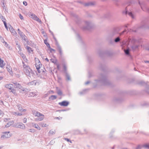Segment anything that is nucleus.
Instances as JSON below:
<instances>
[{
	"label": "nucleus",
	"mask_w": 149,
	"mask_h": 149,
	"mask_svg": "<svg viewBox=\"0 0 149 149\" xmlns=\"http://www.w3.org/2000/svg\"><path fill=\"white\" fill-rule=\"evenodd\" d=\"M13 84L15 86V88H13V85L10 84H6L5 87L11 90V92L13 93L15 95H17V92L19 91V92H21L22 91H25L24 88H23L21 85L16 83H14Z\"/></svg>",
	"instance_id": "nucleus-1"
},
{
	"label": "nucleus",
	"mask_w": 149,
	"mask_h": 149,
	"mask_svg": "<svg viewBox=\"0 0 149 149\" xmlns=\"http://www.w3.org/2000/svg\"><path fill=\"white\" fill-rule=\"evenodd\" d=\"M33 114L35 116L37 117L35 119V121H41L44 118V115L38 111H34L33 113Z\"/></svg>",
	"instance_id": "nucleus-2"
},
{
	"label": "nucleus",
	"mask_w": 149,
	"mask_h": 149,
	"mask_svg": "<svg viewBox=\"0 0 149 149\" xmlns=\"http://www.w3.org/2000/svg\"><path fill=\"white\" fill-rule=\"evenodd\" d=\"M35 60L36 62V67L38 73H40L41 72L40 70V69L41 66V63L40 62L38 58H35Z\"/></svg>",
	"instance_id": "nucleus-3"
},
{
	"label": "nucleus",
	"mask_w": 149,
	"mask_h": 149,
	"mask_svg": "<svg viewBox=\"0 0 149 149\" xmlns=\"http://www.w3.org/2000/svg\"><path fill=\"white\" fill-rule=\"evenodd\" d=\"M29 16L30 18H32L35 20H36L39 22H41V21L37 17V16L34 14L31 13L29 14Z\"/></svg>",
	"instance_id": "nucleus-4"
},
{
	"label": "nucleus",
	"mask_w": 149,
	"mask_h": 149,
	"mask_svg": "<svg viewBox=\"0 0 149 149\" xmlns=\"http://www.w3.org/2000/svg\"><path fill=\"white\" fill-rule=\"evenodd\" d=\"M3 134L1 136V138L4 139L6 138H8L11 136V134L9 132H4L3 133Z\"/></svg>",
	"instance_id": "nucleus-5"
},
{
	"label": "nucleus",
	"mask_w": 149,
	"mask_h": 149,
	"mask_svg": "<svg viewBox=\"0 0 149 149\" xmlns=\"http://www.w3.org/2000/svg\"><path fill=\"white\" fill-rule=\"evenodd\" d=\"M59 104L61 106H67L69 104V102L66 101H63L59 103Z\"/></svg>",
	"instance_id": "nucleus-6"
},
{
	"label": "nucleus",
	"mask_w": 149,
	"mask_h": 149,
	"mask_svg": "<svg viewBox=\"0 0 149 149\" xmlns=\"http://www.w3.org/2000/svg\"><path fill=\"white\" fill-rule=\"evenodd\" d=\"M6 68L7 71L11 75L13 74V72L12 70V68L9 65H7L6 67Z\"/></svg>",
	"instance_id": "nucleus-7"
},
{
	"label": "nucleus",
	"mask_w": 149,
	"mask_h": 149,
	"mask_svg": "<svg viewBox=\"0 0 149 149\" xmlns=\"http://www.w3.org/2000/svg\"><path fill=\"white\" fill-rule=\"evenodd\" d=\"M9 30L12 33L13 35L16 34V32L13 27H10L9 28Z\"/></svg>",
	"instance_id": "nucleus-8"
},
{
	"label": "nucleus",
	"mask_w": 149,
	"mask_h": 149,
	"mask_svg": "<svg viewBox=\"0 0 149 149\" xmlns=\"http://www.w3.org/2000/svg\"><path fill=\"white\" fill-rule=\"evenodd\" d=\"M3 61L0 58V67L2 68L5 65V64L3 63Z\"/></svg>",
	"instance_id": "nucleus-9"
},
{
	"label": "nucleus",
	"mask_w": 149,
	"mask_h": 149,
	"mask_svg": "<svg viewBox=\"0 0 149 149\" xmlns=\"http://www.w3.org/2000/svg\"><path fill=\"white\" fill-rule=\"evenodd\" d=\"M18 127L22 129H23L25 127L24 125L22 123H19L18 125Z\"/></svg>",
	"instance_id": "nucleus-10"
},
{
	"label": "nucleus",
	"mask_w": 149,
	"mask_h": 149,
	"mask_svg": "<svg viewBox=\"0 0 149 149\" xmlns=\"http://www.w3.org/2000/svg\"><path fill=\"white\" fill-rule=\"evenodd\" d=\"M50 61L52 62L54 64H56L57 62V60L55 58L51 59Z\"/></svg>",
	"instance_id": "nucleus-11"
},
{
	"label": "nucleus",
	"mask_w": 149,
	"mask_h": 149,
	"mask_svg": "<svg viewBox=\"0 0 149 149\" xmlns=\"http://www.w3.org/2000/svg\"><path fill=\"white\" fill-rule=\"evenodd\" d=\"M33 127L36 128L38 130H40V127H39V126H38V124L33 123Z\"/></svg>",
	"instance_id": "nucleus-12"
},
{
	"label": "nucleus",
	"mask_w": 149,
	"mask_h": 149,
	"mask_svg": "<svg viewBox=\"0 0 149 149\" xmlns=\"http://www.w3.org/2000/svg\"><path fill=\"white\" fill-rule=\"evenodd\" d=\"M57 97L56 95H52L51 96L49 97V99L50 100H54L56 99Z\"/></svg>",
	"instance_id": "nucleus-13"
},
{
	"label": "nucleus",
	"mask_w": 149,
	"mask_h": 149,
	"mask_svg": "<svg viewBox=\"0 0 149 149\" xmlns=\"http://www.w3.org/2000/svg\"><path fill=\"white\" fill-rule=\"evenodd\" d=\"M26 49L29 53L32 52L33 51V50H32L31 48L29 46L26 47Z\"/></svg>",
	"instance_id": "nucleus-14"
},
{
	"label": "nucleus",
	"mask_w": 149,
	"mask_h": 149,
	"mask_svg": "<svg viewBox=\"0 0 149 149\" xmlns=\"http://www.w3.org/2000/svg\"><path fill=\"white\" fill-rule=\"evenodd\" d=\"M44 42L45 43L47 47H49L50 45L47 42V40L46 39H45L44 40Z\"/></svg>",
	"instance_id": "nucleus-15"
},
{
	"label": "nucleus",
	"mask_w": 149,
	"mask_h": 149,
	"mask_svg": "<svg viewBox=\"0 0 149 149\" xmlns=\"http://www.w3.org/2000/svg\"><path fill=\"white\" fill-rule=\"evenodd\" d=\"M41 126L42 127H46L48 126V125H47L46 123H41Z\"/></svg>",
	"instance_id": "nucleus-16"
},
{
	"label": "nucleus",
	"mask_w": 149,
	"mask_h": 149,
	"mask_svg": "<svg viewBox=\"0 0 149 149\" xmlns=\"http://www.w3.org/2000/svg\"><path fill=\"white\" fill-rule=\"evenodd\" d=\"M49 50L51 52H55V50L54 49L52 48L50 46H49V47H48Z\"/></svg>",
	"instance_id": "nucleus-17"
},
{
	"label": "nucleus",
	"mask_w": 149,
	"mask_h": 149,
	"mask_svg": "<svg viewBox=\"0 0 149 149\" xmlns=\"http://www.w3.org/2000/svg\"><path fill=\"white\" fill-rule=\"evenodd\" d=\"M143 147L145 148L149 149V144H146L144 145Z\"/></svg>",
	"instance_id": "nucleus-18"
},
{
	"label": "nucleus",
	"mask_w": 149,
	"mask_h": 149,
	"mask_svg": "<svg viewBox=\"0 0 149 149\" xmlns=\"http://www.w3.org/2000/svg\"><path fill=\"white\" fill-rule=\"evenodd\" d=\"M3 21L4 23V26H5L6 28V29L8 30V28L7 27V24H6V21H3Z\"/></svg>",
	"instance_id": "nucleus-19"
},
{
	"label": "nucleus",
	"mask_w": 149,
	"mask_h": 149,
	"mask_svg": "<svg viewBox=\"0 0 149 149\" xmlns=\"http://www.w3.org/2000/svg\"><path fill=\"white\" fill-rule=\"evenodd\" d=\"M126 14L129 15L132 18H134L133 15L131 13V12H129V13L126 12Z\"/></svg>",
	"instance_id": "nucleus-20"
},
{
	"label": "nucleus",
	"mask_w": 149,
	"mask_h": 149,
	"mask_svg": "<svg viewBox=\"0 0 149 149\" xmlns=\"http://www.w3.org/2000/svg\"><path fill=\"white\" fill-rule=\"evenodd\" d=\"M20 36H21L22 38V39H24V40H25V35L22 33V34H19Z\"/></svg>",
	"instance_id": "nucleus-21"
},
{
	"label": "nucleus",
	"mask_w": 149,
	"mask_h": 149,
	"mask_svg": "<svg viewBox=\"0 0 149 149\" xmlns=\"http://www.w3.org/2000/svg\"><path fill=\"white\" fill-rule=\"evenodd\" d=\"M18 109H19V110L21 111H26L25 109L23 110L22 107H19Z\"/></svg>",
	"instance_id": "nucleus-22"
},
{
	"label": "nucleus",
	"mask_w": 149,
	"mask_h": 149,
	"mask_svg": "<svg viewBox=\"0 0 149 149\" xmlns=\"http://www.w3.org/2000/svg\"><path fill=\"white\" fill-rule=\"evenodd\" d=\"M125 53L127 54H129V51L128 49L124 50Z\"/></svg>",
	"instance_id": "nucleus-23"
},
{
	"label": "nucleus",
	"mask_w": 149,
	"mask_h": 149,
	"mask_svg": "<svg viewBox=\"0 0 149 149\" xmlns=\"http://www.w3.org/2000/svg\"><path fill=\"white\" fill-rule=\"evenodd\" d=\"M56 66H57V68L58 70H59L60 69V65L59 64H58V63H56Z\"/></svg>",
	"instance_id": "nucleus-24"
},
{
	"label": "nucleus",
	"mask_w": 149,
	"mask_h": 149,
	"mask_svg": "<svg viewBox=\"0 0 149 149\" xmlns=\"http://www.w3.org/2000/svg\"><path fill=\"white\" fill-rule=\"evenodd\" d=\"M57 93L58 95H61L62 94V92L60 91H58L57 92Z\"/></svg>",
	"instance_id": "nucleus-25"
},
{
	"label": "nucleus",
	"mask_w": 149,
	"mask_h": 149,
	"mask_svg": "<svg viewBox=\"0 0 149 149\" xmlns=\"http://www.w3.org/2000/svg\"><path fill=\"white\" fill-rule=\"evenodd\" d=\"M54 133V132H53L52 130H50L49 132V134H52Z\"/></svg>",
	"instance_id": "nucleus-26"
},
{
	"label": "nucleus",
	"mask_w": 149,
	"mask_h": 149,
	"mask_svg": "<svg viewBox=\"0 0 149 149\" xmlns=\"http://www.w3.org/2000/svg\"><path fill=\"white\" fill-rule=\"evenodd\" d=\"M30 95L31 96H34L35 95V94L34 93H30Z\"/></svg>",
	"instance_id": "nucleus-27"
},
{
	"label": "nucleus",
	"mask_w": 149,
	"mask_h": 149,
	"mask_svg": "<svg viewBox=\"0 0 149 149\" xmlns=\"http://www.w3.org/2000/svg\"><path fill=\"white\" fill-rule=\"evenodd\" d=\"M64 139L68 142H70V143H72V142L69 139L67 138H65Z\"/></svg>",
	"instance_id": "nucleus-28"
},
{
	"label": "nucleus",
	"mask_w": 149,
	"mask_h": 149,
	"mask_svg": "<svg viewBox=\"0 0 149 149\" xmlns=\"http://www.w3.org/2000/svg\"><path fill=\"white\" fill-rule=\"evenodd\" d=\"M19 17L20 19H24L22 15L21 14H20L19 15Z\"/></svg>",
	"instance_id": "nucleus-29"
},
{
	"label": "nucleus",
	"mask_w": 149,
	"mask_h": 149,
	"mask_svg": "<svg viewBox=\"0 0 149 149\" xmlns=\"http://www.w3.org/2000/svg\"><path fill=\"white\" fill-rule=\"evenodd\" d=\"M120 40V39L119 38H117L115 39V41L116 42H118Z\"/></svg>",
	"instance_id": "nucleus-30"
},
{
	"label": "nucleus",
	"mask_w": 149,
	"mask_h": 149,
	"mask_svg": "<svg viewBox=\"0 0 149 149\" xmlns=\"http://www.w3.org/2000/svg\"><path fill=\"white\" fill-rule=\"evenodd\" d=\"M23 3L24 5L25 6H26L27 5V3L25 1H24L23 2Z\"/></svg>",
	"instance_id": "nucleus-31"
},
{
	"label": "nucleus",
	"mask_w": 149,
	"mask_h": 149,
	"mask_svg": "<svg viewBox=\"0 0 149 149\" xmlns=\"http://www.w3.org/2000/svg\"><path fill=\"white\" fill-rule=\"evenodd\" d=\"M17 30L18 31H19L18 33L19 34H22V32L20 31V29H18Z\"/></svg>",
	"instance_id": "nucleus-32"
},
{
	"label": "nucleus",
	"mask_w": 149,
	"mask_h": 149,
	"mask_svg": "<svg viewBox=\"0 0 149 149\" xmlns=\"http://www.w3.org/2000/svg\"><path fill=\"white\" fill-rule=\"evenodd\" d=\"M27 121V119L26 118H24L23 120V122L24 123H26Z\"/></svg>",
	"instance_id": "nucleus-33"
},
{
	"label": "nucleus",
	"mask_w": 149,
	"mask_h": 149,
	"mask_svg": "<svg viewBox=\"0 0 149 149\" xmlns=\"http://www.w3.org/2000/svg\"><path fill=\"white\" fill-rule=\"evenodd\" d=\"M1 19L3 21H3H5V18L3 16H2L1 17Z\"/></svg>",
	"instance_id": "nucleus-34"
},
{
	"label": "nucleus",
	"mask_w": 149,
	"mask_h": 149,
	"mask_svg": "<svg viewBox=\"0 0 149 149\" xmlns=\"http://www.w3.org/2000/svg\"><path fill=\"white\" fill-rule=\"evenodd\" d=\"M63 68H64V69L66 70V67L65 65H64L63 66Z\"/></svg>",
	"instance_id": "nucleus-35"
},
{
	"label": "nucleus",
	"mask_w": 149,
	"mask_h": 149,
	"mask_svg": "<svg viewBox=\"0 0 149 149\" xmlns=\"http://www.w3.org/2000/svg\"><path fill=\"white\" fill-rule=\"evenodd\" d=\"M2 113L3 112L1 110H0V115H1Z\"/></svg>",
	"instance_id": "nucleus-36"
},
{
	"label": "nucleus",
	"mask_w": 149,
	"mask_h": 149,
	"mask_svg": "<svg viewBox=\"0 0 149 149\" xmlns=\"http://www.w3.org/2000/svg\"><path fill=\"white\" fill-rule=\"evenodd\" d=\"M45 60L46 61H47V62H49V60L47 58H46L45 59Z\"/></svg>",
	"instance_id": "nucleus-37"
},
{
	"label": "nucleus",
	"mask_w": 149,
	"mask_h": 149,
	"mask_svg": "<svg viewBox=\"0 0 149 149\" xmlns=\"http://www.w3.org/2000/svg\"><path fill=\"white\" fill-rule=\"evenodd\" d=\"M3 77H0V80H1L3 79Z\"/></svg>",
	"instance_id": "nucleus-38"
},
{
	"label": "nucleus",
	"mask_w": 149,
	"mask_h": 149,
	"mask_svg": "<svg viewBox=\"0 0 149 149\" xmlns=\"http://www.w3.org/2000/svg\"><path fill=\"white\" fill-rule=\"evenodd\" d=\"M51 92H52L53 93H54V92H53V91H52Z\"/></svg>",
	"instance_id": "nucleus-39"
},
{
	"label": "nucleus",
	"mask_w": 149,
	"mask_h": 149,
	"mask_svg": "<svg viewBox=\"0 0 149 149\" xmlns=\"http://www.w3.org/2000/svg\"><path fill=\"white\" fill-rule=\"evenodd\" d=\"M18 115H20V114H18ZM21 115H22V114H21Z\"/></svg>",
	"instance_id": "nucleus-40"
}]
</instances>
